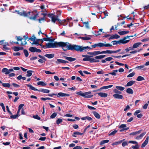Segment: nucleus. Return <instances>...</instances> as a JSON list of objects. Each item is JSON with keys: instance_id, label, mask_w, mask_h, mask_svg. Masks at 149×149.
I'll use <instances>...</instances> for the list:
<instances>
[{"instance_id": "1", "label": "nucleus", "mask_w": 149, "mask_h": 149, "mask_svg": "<svg viewBox=\"0 0 149 149\" xmlns=\"http://www.w3.org/2000/svg\"><path fill=\"white\" fill-rule=\"evenodd\" d=\"M61 47L64 51L75 50L77 51L82 52L86 49H91L88 46L83 47L76 45H71L68 42H55L54 43L49 42L46 44V48H55Z\"/></svg>"}, {"instance_id": "2", "label": "nucleus", "mask_w": 149, "mask_h": 149, "mask_svg": "<svg viewBox=\"0 0 149 149\" xmlns=\"http://www.w3.org/2000/svg\"><path fill=\"white\" fill-rule=\"evenodd\" d=\"M26 14L27 16H25V17H29L30 19L33 20H36L38 15V13L32 11L29 12L27 13L26 12Z\"/></svg>"}, {"instance_id": "3", "label": "nucleus", "mask_w": 149, "mask_h": 149, "mask_svg": "<svg viewBox=\"0 0 149 149\" xmlns=\"http://www.w3.org/2000/svg\"><path fill=\"white\" fill-rule=\"evenodd\" d=\"M77 93L85 98H91L93 96V95L91 94V92L90 91L85 93H82L81 91H80Z\"/></svg>"}, {"instance_id": "4", "label": "nucleus", "mask_w": 149, "mask_h": 149, "mask_svg": "<svg viewBox=\"0 0 149 149\" xmlns=\"http://www.w3.org/2000/svg\"><path fill=\"white\" fill-rule=\"evenodd\" d=\"M48 16L49 17L51 18L52 22L55 23L56 20H58L60 22L61 20L58 18V15L55 16L54 14L51 13L48 14Z\"/></svg>"}, {"instance_id": "5", "label": "nucleus", "mask_w": 149, "mask_h": 149, "mask_svg": "<svg viewBox=\"0 0 149 149\" xmlns=\"http://www.w3.org/2000/svg\"><path fill=\"white\" fill-rule=\"evenodd\" d=\"M133 36H127L125 37L123 39L120 40V43L125 44L128 42L130 40V37H133Z\"/></svg>"}, {"instance_id": "6", "label": "nucleus", "mask_w": 149, "mask_h": 149, "mask_svg": "<svg viewBox=\"0 0 149 149\" xmlns=\"http://www.w3.org/2000/svg\"><path fill=\"white\" fill-rule=\"evenodd\" d=\"M14 70L13 69L10 68L9 69L6 68H3L2 70V72L3 73H5L6 74H9L11 72H13Z\"/></svg>"}, {"instance_id": "7", "label": "nucleus", "mask_w": 149, "mask_h": 149, "mask_svg": "<svg viewBox=\"0 0 149 149\" xmlns=\"http://www.w3.org/2000/svg\"><path fill=\"white\" fill-rule=\"evenodd\" d=\"M98 47H102L104 46L106 47H110L112 46V45H111L109 44H104L102 43H98Z\"/></svg>"}, {"instance_id": "8", "label": "nucleus", "mask_w": 149, "mask_h": 149, "mask_svg": "<svg viewBox=\"0 0 149 149\" xmlns=\"http://www.w3.org/2000/svg\"><path fill=\"white\" fill-rule=\"evenodd\" d=\"M82 56L84 57V58L83 59V61H90L91 58L93 57V56H92L86 55H83Z\"/></svg>"}, {"instance_id": "9", "label": "nucleus", "mask_w": 149, "mask_h": 149, "mask_svg": "<svg viewBox=\"0 0 149 149\" xmlns=\"http://www.w3.org/2000/svg\"><path fill=\"white\" fill-rule=\"evenodd\" d=\"M56 95L57 97H66L69 96L70 95L68 94L64 93L62 92H60L56 94Z\"/></svg>"}, {"instance_id": "10", "label": "nucleus", "mask_w": 149, "mask_h": 149, "mask_svg": "<svg viewBox=\"0 0 149 149\" xmlns=\"http://www.w3.org/2000/svg\"><path fill=\"white\" fill-rule=\"evenodd\" d=\"M55 62L57 64H58L60 63H68V61L59 59H57Z\"/></svg>"}, {"instance_id": "11", "label": "nucleus", "mask_w": 149, "mask_h": 149, "mask_svg": "<svg viewBox=\"0 0 149 149\" xmlns=\"http://www.w3.org/2000/svg\"><path fill=\"white\" fill-rule=\"evenodd\" d=\"M100 51H94L93 52H88V54H90V55H93V56H96L98 54H100Z\"/></svg>"}, {"instance_id": "12", "label": "nucleus", "mask_w": 149, "mask_h": 149, "mask_svg": "<svg viewBox=\"0 0 149 149\" xmlns=\"http://www.w3.org/2000/svg\"><path fill=\"white\" fill-rule=\"evenodd\" d=\"M43 40L46 41L53 42L54 41L53 39H51L50 38H48V37L46 38H43L42 39L38 40H42V42H43Z\"/></svg>"}, {"instance_id": "13", "label": "nucleus", "mask_w": 149, "mask_h": 149, "mask_svg": "<svg viewBox=\"0 0 149 149\" xmlns=\"http://www.w3.org/2000/svg\"><path fill=\"white\" fill-rule=\"evenodd\" d=\"M113 97L116 99H122L123 98V96L119 94H115L113 95Z\"/></svg>"}, {"instance_id": "14", "label": "nucleus", "mask_w": 149, "mask_h": 149, "mask_svg": "<svg viewBox=\"0 0 149 149\" xmlns=\"http://www.w3.org/2000/svg\"><path fill=\"white\" fill-rule=\"evenodd\" d=\"M149 136H148L144 142L142 144L141 147L142 148H144L146 145L148 144V141Z\"/></svg>"}, {"instance_id": "15", "label": "nucleus", "mask_w": 149, "mask_h": 149, "mask_svg": "<svg viewBox=\"0 0 149 149\" xmlns=\"http://www.w3.org/2000/svg\"><path fill=\"white\" fill-rule=\"evenodd\" d=\"M24 48L22 47H13V50L15 52H17L19 50H22Z\"/></svg>"}, {"instance_id": "16", "label": "nucleus", "mask_w": 149, "mask_h": 149, "mask_svg": "<svg viewBox=\"0 0 149 149\" xmlns=\"http://www.w3.org/2000/svg\"><path fill=\"white\" fill-rule=\"evenodd\" d=\"M65 59L69 61L72 62L75 61L76 59L75 58H72L71 57H67L66 56H64Z\"/></svg>"}, {"instance_id": "17", "label": "nucleus", "mask_w": 149, "mask_h": 149, "mask_svg": "<svg viewBox=\"0 0 149 149\" xmlns=\"http://www.w3.org/2000/svg\"><path fill=\"white\" fill-rule=\"evenodd\" d=\"M98 94L101 97H106L108 95V94L107 93L102 92L98 93Z\"/></svg>"}, {"instance_id": "18", "label": "nucleus", "mask_w": 149, "mask_h": 149, "mask_svg": "<svg viewBox=\"0 0 149 149\" xmlns=\"http://www.w3.org/2000/svg\"><path fill=\"white\" fill-rule=\"evenodd\" d=\"M126 127V125L125 124H122L120 126V128H124L122 130H120V131H123V130H127L129 128H124Z\"/></svg>"}, {"instance_id": "19", "label": "nucleus", "mask_w": 149, "mask_h": 149, "mask_svg": "<svg viewBox=\"0 0 149 149\" xmlns=\"http://www.w3.org/2000/svg\"><path fill=\"white\" fill-rule=\"evenodd\" d=\"M144 67L145 65H142L136 67L135 68L138 70H145L146 69L144 68Z\"/></svg>"}, {"instance_id": "20", "label": "nucleus", "mask_w": 149, "mask_h": 149, "mask_svg": "<svg viewBox=\"0 0 149 149\" xmlns=\"http://www.w3.org/2000/svg\"><path fill=\"white\" fill-rule=\"evenodd\" d=\"M23 37L24 38V42H22L21 43V45L24 46L27 44V42H26V40L28 38V36H24Z\"/></svg>"}, {"instance_id": "21", "label": "nucleus", "mask_w": 149, "mask_h": 149, "mask_svg": "<svg viewBox=\"0 0 149 149\" xmlns=\"http://www.w3.org/2000/svg\"><path fill=\"white\" fill-rule=\"evenodd\" d=\"M39 91L45 93H48L50 91L47 89L41 88L39 90Z\"/></svg>"}, {"instance_id": "22", "label": "nucleus", "mask_w": 149, "mask_h": 149, "mask_svg": "<svg viewBox=\"0 0 149 149\" xmlns=\"http://www.w3.org/2000/svg\"><path fill=\"white\" fill-rule=\"evenodd\" d=\"M27 86L28 87H29V88L30 89L33 90L34 91H39V90L36 88L35 87L31 85L30 84H27Z\"/></svg>"}, {"instance_id": "23", "label": "nucleus", "mask_w": 149, "mask_h": 149, "mask_svg": "<svg viewBox=\"0 0 149 149\" xmlns=\"http://www.w3.org/2000/svg\"><path fill=\"white\" fill-rule=\"evenodd\" d=\"M81 119L82 120H85L87 119L89 121H90L92 120V118L90 117L86 116V117L81 118Z\"/></svg>"}, {"instance_id": "24", "label": "nucleus", "mask_w": 149, "mask_h": 149, "mask_svg": "<svg viewBox=\"0 0 149 149\" xmlns=\"http://www.w3.org/2000/svg\"><path fill=\"white\" fill-rule=\"evenodd\" d=\"M135 82V81H131L128 82L127 84L125 86H132Z\"/></svg>"}, {"instance_id": "25", "label": "nucleus", "mask_w": 149, "mask_h": 149, "mask_svg": "<svg viewBox=\"0 0 149 149\" xmlns=\"http://www.w3.org/2000/svg\"><path fill=\"white\" fill-rule=\"evenodd\" d=\"M17 13L21 16H23L25 17V16H27L26 14V12L25 11H23L22 12H20L19 11H17Z\"/></svg>"}, {"instance_id": "26", "label": "nucleus", "mask_w": 149, "mask_h": 149, "mask_svg": "<svg viewBox=\"0 0 149 149\" xmlns=\"http://www.w3.org/2000/svg\"><path fill=\"white\" fill-rule=\"evenodd\" d=\"M54 54H46L45 55V56L49 58H51L54 57Z\"/></svg>"}, {"instance_id": "27", "label": "nucleus", "mask_w": 149, "mask_h": 149, "mask_svg": "<svg viewBox=\"0 0 149 149\" xmlns=\"http://www.w3.org/2000/svg\"><path fill=\"white\" fill-rule=\"evenodd\" d=\"M145 134H146V132H144V133H142L140 135L136 136V139L138 140L141 139L142 138Z\"/></svg>"}, {"instance_id": "28", "label": "nucleus", "mask_w": 149, "mask_h": 149, "mask_svg": "<svg viewBox=\"0 0 149 149\" xmlns=\"http://www.w3.org/2000/svg\"><path fill=\"white\" fill-rule=\"evenodd\" d=\"M100 61L99 60H97V59L94 58H91L90 62V63H97L98 62Z\"/></svg>"}, {"instance_id": "29", "label": "nucleus", "mask_w": 149, "mask_h": 149, "mask_svg": "<svg viewBox=\"0 0 149 149\" xmlns=\"http://www.w3.org/2000/svg\"><path fill=\"white\" fill-rule=\"evenodd\" d=\"M83 134V133H80L78 132H74L73 134L72 135V136L75 137H76L77 136V135H81Z\"/></svg>"}, {"instance_id": "30", "label": "nucleus", "mask_w": 149, "mask_h": 149, "mask_svg": "<svg viewBox=\"0 0 149 149\" xmlns=\"http://www.w3.org/2000/svg\"><path fill=\"white\" fill-rule=\"evenodd\" d=\"M141 44V42H137L134 43L133 45V48H136L138 47Z\"/></svg>"}, {"instance_id": "31", "label": "nucleus", "mask_w": 149, "mask_h": 149, "mask_svg": "<svg viewBox=\"0 0 149 149\" xmlns=\"http://www.w3.org/2000/svg\"><path fill=\"white\" fill-rule=\"evenodd\" d=\"M129 32V31H121L118 32V33L120 35H123L127 34Z\"/></svg>"}, {"instance_id": "32", "label": "nucleus", "mask_w": 149, "mask_h": 149, "mask_svg": "<svg viewBox=\"0 0 149 149\" xmlns=\"http://www.w3.org/2000/svg\"><path fill=\"white\" fill-rule=\"evenodd\" d=\"M93 113L94 115L96 118L98 119H99L100 118V116L97 112L94 111L93 112Z\"/></svg>"}, {"instance_id": "33", "label": "nucleus", "mask_w": 149, "mask_h": 149, "mask_svg": "<svg viewBox=\"0 0 149 149\" xmlns=\"http://www.w3.org/2000/svg\"><path fill=\"white\" fill-rule=\"evenodd\" d=\"M61 24L63 25H66L68 23L67 22V20L66 19H64L62 21L61 20L60 22Z\"/></svg>"}, {"instance_id": "34", "label": "nucleus", "mask_w": 149, "mask_h": 149, "mask_svg": "<svg viewBox=\"0 0 149 149\" xmlns=\"http://www.w3.org/2000/svg\"><path fill=\"white\" fill-rule=\"evenodd\" d=\"M33 72L32 70H28L27 71V74L26 76L27 77H30L31 76L32 74V72Z\"/></svg>"}, {"instance_id": "35", "label": "nucleus", "mask_w": 149, "mask_h": 149, "mask_svg": "<svg viewBox=\"0 0 149 149\" xmlns=\"http://www.w3.org/2000/svg\"><path fill=\"white\" fill-rule=\"evenodd\" d=\"M105 55H99L96 56L95 57V58L97 59H101L104 58L105 56Z\"/></svg>"}, {"instance_id": "36", "label": "nucleus", "mask_w": 149, "mask_h": 149, "mask_svg": "<svg viewBox=\"0 0 149 149\" xmlns=\"http://www.w3.org/2000/svg\"><path fill=\"white\" fill-rule=\"evenodd\" d=\"M126 92L129 94H132L133 93V91L130 88H128L126 90Z\"/></svg>"}, {"instance_id": "37", "label": "nucleus", "mask_w": 149, "mask_h": 149, "mask_svg": "<svg viewBox=\"0 0 149 149\" xmlns=\"http://www.w3.org/2000/svg\"><path fill=\"white\" fill-rule=\"evenodd\" d=\"M141 130H140L136 132H132L131 133H130V135L133 136L136 135L137 134H139L141 132Z\"/></svg>"}, {"instance_id": "38", "label": "nucleus", "mask_w": 149, "mask_h": 149, "mask_svg": "<svg viewBox=\"0 0 149 149\" xmlns=\"http://www.w3.org/2000/svg\"><path fill=\"white\" fill-rule=\"evenodd\" d=\"M16 38L17 40V41H21V43L22 42H23V40H24V39L22 37H21L20 36H16Z\"/></svg>"}, {"instance_id": "39", "label": "nucleus", "mask_w": 149, "mask_h": 149, "mask_svg": "<svg viewBox=\"0 0 149 149\" xmlns=\"http://www.w3.org/2000/svg\"><path fill=\"white\" fill-rule=\"evenodd\" d=\"M145 80V79L144 77H143L141 76H139L137 78L136 80L138 81H141L144 80Z\"/></svg>"}, {"instance_id": "40", "label": "nucleus", "mask_w": 149, "mask_h": 149, "mask_svg": "<svg viewBox=\"0 0 149 149\" xmlns=\"http://www.w3.org/2000/svg\"><path fill=\"white\" fill-rule=\"evenodd\" d=\"M2 84V86L4 87L9 88L10 86V85L9 83H1Z\"/></svg>"}, {"instance_id": "41", "label": "nucleus", "mask_w": 149, "mask_h": 149, "mask_svg": "<svg viewBox=\"0 0 149 149\" xmlns=\"http://www.w3.org/2000/svg\"><path fill=\"white\" fill-rule=\"evenodd\" d=\"M118 70H113L112 72H109V74L113 75L115 76L116 75V73L118 72Z\"/></svg>"}, {"instance_id": "42", "label": "nucleus", "mask_w": 149, "mask_h": 149, "mask_svg": "<svg viewBox=\"0 0 149 149\" xmlns=\"http://www.w3.org/2000/svg\"><path fill=\"white\" fill-rule=\"evenodd\" d=\"M38 85H41L42 86H45L46 85V84L43 81H39L37 83Z\"/></svg>"}, {"instance_id": "43", "label": "nucleus", "mask_w": 149, "mask_h": 149, "mask_svg": "<svg viewBox=\"0 0 149 149\" xmlns=\"http://www.w3.org/2000/svg\"><path fill=\"white\" fill-rule=\"evenodd\" d=\"M91 36L88 35V36L83 37V40H88L91 39Z\"/></svg>"}, {"instance_id": "44", "label": "nucleus", "mask_w": 149, "mask_h": 149, "mask_svg": "<svg viewBox=\"0 0 149 149\" xmlns=\"http://www.w3.org/2000/svg\"><path fill=\"white\" fill-rule=\"evenodd\" d=\"M36 48L33 47H31L29 48V50L32 52H36Z\"/></svg>"}, {"instance_id": "45", "label": "nucleus", "mask_w": 149, "mask_h": 149, "mask_svg": "<svg viewBox=\"0 0 149 149\" xmlns=\"http://www.w3.org/2000/svg\"><path fill=\"white\" fill-rule=\"evenodd\" d=\"M116 88L120 91H123L125 89V88L120 86H116Z\"/></svg>"}, {"instance_id": "46", "label": "nucleus", "mask_w": 149, "mask_h": 149, "mask_svg": "<svg viewBox=\"0 0 149 149\" xmlns=\"http://www.w3.org/2000/svg\"><path fill=\"white\" fill-rule=\"evenodd\" d=\"M109 141L108 140H104L100 142V144L102 145L103 144L106 143H107L109 142Z\"/></svg>"}, {"instance_id": "47", "label": "nucleus", "mask_w": 149, "mask_h": 149, "mask_svg": "<svg viewBox=\"0 0 149 149\" xmlns=\"http://www.w3.org/2000/svg\"><path fill=\"white\" fill-rule=\"evenodd\" d=\"M113 91L114 92V93H115L118 94H120L121 93V92L120 91H118V89H114L113 90Z\"/></svg>"}, {"instance_id": "48", "label": "nucleus", "mask_w": 149, "mask_h": 149, "mask_svg": "<svg viewBox=\"0 0 149 149\" xmlns=\"http://www.w3.org/2000/svg\"><path fill=\"white\" fill-rule=\"evenodd\" d=\"M83 24H85V27L87 29H89V23L88 22H83Z\"/></svg>"}, {"instance_id": "49", "label": "nucleus", "mask_w": 149, "mask_h": 149, "mask_svg": "<svg viewBox=\"0 0 149 149\" xmlns=\"http://www.w3.org/2000/svg\"><path fill=\"white\" fill-rule=\"evenodd\" d=\"M103 29H100L98 31H97V34H95L96 36H99L101 35V33L100 32H102Z\"/></svg>"}, {"instance_id": "50", "label": "nucleus", "mask_w": 149, "mask_h": 149, "mask_svg": "<svg viewBox=\"0 0 149 149\" xmlns=\"http://www.w3.org/2000/svg\"><path fill=\"white\" fill-rule=\"evenodd\" d=\"M19 115H11L10 117L11 119H14L17 118Z\"/></svg>"}, {"instance_id": "51", "label": "nucleus", "mask_w": 149, "mask_h": 149, "mask_svg": "<svg viewBox=\"0 0 149 149\" xmlns=\"http://www.w3.org/2000/svg\"><path fill=\"white\" fill-rule=\"evenodd\" d=\"M112 42H113V45H117L118 44H120V41L119 40L118 41H114Z\"/></svg>"}, {"instance_id": "52", "label": "nucleus", "mask_w": 149, "mask_h": 149, "mask_svg": "<svg viewBox=\"0 0 149 149\" xmlns=\"http://www.w3.org/2000/svg\"><path fill=\"white\" fill-rule=\"evenodd\" d=\"M24 52L26 57H27L29 56V53L27 50L24 49Z\"/></svg>"}, {"instance_id": "53", "label": "nucleus", "mask_w": 149, "mask_h": 149, "mask_svg": "<svg viewBox=\"0 0 149 149\" xmlns=\"http://www.w3.org/2000/svg\"><path fill=\"white\" fill-rule=\"evenodd\" d=\"M135 74V73L134 72H133L130 73L129 75H128L127 76V77H133V76H134Z\"/></svg>"}, {"instance_id": "54", "label": "nucleus", "mask_w": 149, "mask_h": 149, "mask_svg": "<svg viewBox=\"0 0 149 149\" xmlns=\"http://www.w3.org/2000/svg\"><path fill=\"white\" fill-rule=\"evenodd\" d=\"M7 46L5 45H3V50L5 51H7L9 50V49L7 47Z\"/></svg>"}, {"instance_id": "55", "label": "nucleus", "mask_w": 149, "mask_h": 149, "mask_svg": "<svg viewBox=\"0 0 149 149\" xmlns=\"http://www.w3.org/2000/svg\"><path fill=\"white\" fill-rule=\"evenodd\" d=\"M139 146L138 144H136L135 146H132V148L133 149H138L139 147Z\"/></svg>"}, {"instance_id": "56", "label": "nucleus", "mask_w": 149, "mask_h": 149, "mask_svg": "<svg viewBox=\"0 0 149 149\" xmlns=\"http://www.w3.org/2000/svg\"><path fill=\"white\" fill-rule=\"evenodd\" d=\"M57 115V113H54L51 115L50 116V118H54L56 117Z\"/></svg>"}, {"instance_id": "57", "label": "nucleus", "mask_w": 149, "mask_h": 149, "mask_svg": "<svg viewBox=\"0 0 149 149\" xmlns=\"http://www.w3.org/2000/svg\"><path fill=\"white\" fill-rule=\"evenodd\" d=\"M62 122V120L61 119L59 118L56 120V124L58 125L60 123H61Z\"/></svg>"}, {"instance_id": "58", "label": "nucleus", "mask_w": 149, "mask_h": 149, "mask_svg": "<svg viewBox=\"0 0 149 149\" xmlns=\"http://www.w3.org/2000/svg\"><path fill=\"white\" fill-rule=\"evenodd\" d=\"M33 118L38 120H40L41 119L37 115L33 116Z\"/></svg>"}, {"instance_id": "59", "label": "nucleus", "mask_w": 149, "mask_h": 149, "mask_svg": "<svg viewBox=\"0 0 149 149\" xmlns=\"http://www.w3.org/2000/svg\"><path fill=\"white\" fill-rule=\"evenodd\" d=\"M128 144L127 141H123V142L122 146L123 147H124L126 146H127Z\"/></svg>"}, {"instance_id": "60", "label": "nucleus", "mask_w": 149, "mask_h": 149, "mask_svg": "<svg viewBox=\"0 0 149 149\" xmlns=\"http://www.w3.org/2000/svg\"><path fill=\"white\" fill-rule=\"evenodd\" d=\"M117 132V131L116 130H114L112 132H111L109 134V136H112L114 134H115Z\"/></svg>"}, {"instance_id": "61", "label": "nucleus", "mask_w": 149, "mask_h": 149, "mask_svg": "<svg viewBox=\"0 0 149 149\" xmlns=\"http://www.w3.org/2000/svg\"><path fill=\"white\" fill-rule=\"evenodd\" d=\"M30 39H31V41L34 42L36 40V37L34 36V35H33L32 37H31L30 38Z\"/></svg>"}, {"instance_id": "62", "label": "nucleus", "mask_w": 149, "mask_h": 149, "mask_svg": "<svg viewBox=\"0 0 149 149\" xmlns=\"http://www.w3.org/2000/svg\"><path fill=\"white\" fill-rule=\"evenodd\" d=\"M141 111L139 110H138L134 112V115H137L139 113H140Z\"/></svg>"}, {"instance_id": "63", "label": "nucleus", "mask_w": 149, "mask_h": 149, "mask_svg": "<svg viewBox=\"0 0 149 149\" xmlns=\"http://www.w3.org/2000/svg\"><path fill=\"white\" fill-rule=\"evenodd\" d=\"M148 106V104L147 103L145 104L143 106V108L144 109H147V107Z\"/></svg>"}, {"instance_id": "64", "label": "nucleus", "mask_w": 149, "mask_h": 149, "mask_svg": "<svg viewBox=\"0 0 149 149\" xmlns=\"http://www.w3.org/2000/svg\"><path fill=\"white\" fill-rule=\"evenodd\" d=\"M72 149H82V147L80 146H76L75 147Z\"/></svg>"}]
</instances>
